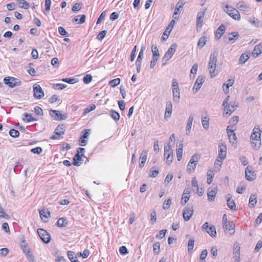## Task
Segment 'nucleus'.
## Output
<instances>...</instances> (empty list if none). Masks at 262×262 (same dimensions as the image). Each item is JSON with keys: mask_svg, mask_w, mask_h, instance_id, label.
I'll use <instances>...</instances> for the list:
<instances>
[{"mask_svg": "<svg viewBox=\"0 0 262 262\" xmlns=\"http://www.w3.org/2000/svg\"><path fill=\"white\" fill-rule=\"evenodd\" d=\"M224 113L223 116L224 117L229 116L236 108V106L234 103L230 102L229 104L227 105L224 106Z\"/></svg>", "mask_w": 262, "mask_h": 262, "instance_id": "9d476101", "label": "nucleus"}, {"mask_svg": "<svg viewBox=\"0 0 262 262\" xmlns=\"http://www.w3.org/2000/svg\"><path fill=\"white\" fill-rule=\"evenodd\" d=\"M172 145L167 144L164 146V156H166V163L168 165H170L173 160V152L171 149Z\"/></svg>", "mask_w": 262, "mask_h": 262, "instance_id": "423d86ee", "label": "nucleus"}, {"mask_svg": "<svg viewBox=\"0 0 262 262\" xmlns=\"http://www.w3.org/2000/svg\"><path fill=\"white\" fill-rule=\"evenodd\" d=\"M217 53L214 52L210 55L208 62V70L210 74L211 77H214L217 75L216 71V66L217 62Z\"/></svg>", "mask_w": 262, "mask_h": 262, "instance_id": "f257e3e1", "label": "nucleus"}, {"mask_svg": "<svg viewBox=\"0 0 262 262\" xmlns=\"http://www.w3.org/2000/svg\"><path fill=\"white\" fill-rule=\"evenodd\" d=\"M232 196L228 194L226 196L228 207L232 210H236V205L233 200H231Z\"/></svg>", "mask_w": 262, "mask_h": 262, "instance_id": "aec40b11", "label": "nucleus"}, {"mask_svg": "<svg viewBox=\"0 0 262 262\" xmlns=\"http://www.w3.org/2000/svg\"><path fill=\"white\" fill-rule=\"evenodd\" d=\"M93 79V77L90 74H86L83 78V82L85 84L90 83Z\"/></svg>", "mask_w": 262, "mask_h": 262, "instance_id": "3c124183", "label": "nucleus"}, {"mask_svg": "<svg viewBox=\"0 0 262 262\" xmlns=\"http://www.w3.org/2000/svg\"><path fill=\"white\" fill-rule=\"evenodd\" d=\"M19 246L24 253L30 249L29 247L28 244L25 240L20 242Z\"/></svg>", "mask_w": 262, "mask_h": 262, "instance_id": "a19ab883", "label": "nucleus"}, {"mask_svg": "<svg viewBox=\"0 0 262 262\" xmlns=\"http://www.w3.org/2000/svg\"><path fill=\"white\" fill-rule=\"evenodd\" d=\"M81 9V5L80 3H76L72 7V11L76 12Z\"/></svg>", "mask_w": 262, "mask_h": 262, "instance_id": "774afa93", "label": "nucleus"}, {"mask_svg": "<svg viewBox=\"0 0 262 262\" xmlns=\"http://www.w3.org/2000/svg\"><path fill=\"white\" fill-rule=\"evenodd\" d=\"M206 231L207 233L212 237H216V229L214 226H210Z\"/></svg>", "mask_w": 262, "mask_h": 262, "instance_id": "e433bc0d", "label": "nucleus"}, {"mask_svg": "<svg viewBox=\"0 0 262 262\" xmlns=\"http://www.w3.org/2000/svg\"><path fill=\"white\" fill-rule=\"evenodd\" d=\"M262 248V241L259 240L257 243L254 249V252H258L259 250Z\"/></svg>", "mask_w": 262, "mask_h": 262, "instance_id": "0e129e2a", "label": "nucleus"}, {"mask_svg": "<svg viewBox=\"0 0 262 262\" xmlns=\"http://www.w3.org/2000/svg\"><path fill=\"white\" fill-rule=\"evenodd\" d=\"M106 33H107V31L106 30H103V31H101L97 35V38L99 40H102V39H103L104 38V37L105 36L106 34Z\"/></svg>", "mask_w": 262, "mask_h": 262, "instance_id": "e2e57ef3", "label": "nucleus"}, {"mask_svg": "<svg viewBox=\"0 0 262 262\" xmlns=\"http://www.w3.org/2000/svg\"><path fill=\"white\" fill-rule=\"evenodd\" d=\"M214 174L212 170H209L207 171V183L210 184L212 182L213 178L214 177Z\"/></svg>", "mask_w": 262, "mask_h": 262, "instance_id": "79ce46f5", "label": "nucleus"}, {"mask_svg": "<svg viewBox=\"0 0 262 262\" xmlns=\"http://www.w3.org/2000/svg\"><path fill=\"white\" fill-rule=\"evenodd\" d=\"M96 108V105L95 104H91L89 106H88L85 109L83 114H86L91 112V111L94 110Z\"/></svg>", "mask_w": 262, "mask_h": 262, "instance_id": "864d4df0", "label": "nucleus"}, {"mask_svg": "<svg viewBox=\"0 0 262 262\" xmlns=\"http://www.w3.org/2000/svg\"><path fill=\"white\" fill-rule=\"evenodd\" d=\"M68 256L72 262H79V261L77 259V257H75V254L73 252L68 251Z\"/></svg>", "mask_w": 262, "mask_h": 262, "instance_id": "a18cd8bd", "label": "nucleus"}, {"mask_svg": "<svg viewBox=\"0 0 262 262\" xmlns=\"http://www.w3.org/2000/svg\"><path fill=\"white\" fill-rule=\"evenodd\" d=\"M205 12L204 11L199 12L198 13L196 17V26L197 28H201L202 26Z\"/></svg>", "mask_w": 262, "mask_h": 262, "instance_id": "a211bd4d", "label": "nucleus"}, {"mask_svg": "<svg viewBox=\"0 0 262 262\" xmlns=\"http://www.w3.org/2000/svg\"><path fill=\"white\" fill-rule=\"evenodd\" d=\"M202 125L204 129L207 130L209 126V119L207 117H204L202 119Z\"/></svg>", "mask_w": 262, "mask_h": 262, "instance_id": "ea45409f", "label": "nucleus"}, {"mask_svg": "<svg viewBox=\"0 0 262 262\" xmlns=\"http://www.w3.org/2000/svg\"><path fill=\"white\" fill-rule=\"evenodd\" d=\"M256 203L257 200L256 196L254 194L251 195L249 198V205L250 207L252 208L254 207Z\"/></svg>", "mask_w": 262, "mask_h": 262, "instance_id": "58836bf2", "label": "nucleus"}, {"mask_svg": "<svg viewBox=\"0 0 262 262\" xmlns=\"http://www.w3.org/2000/svg\"><path fill=\"white\" fill-rule=\"evenodd\" d=\"M224 11L233 19L237 20L241 19V15L238 11L231 6L227 5L224 8Z\"/></svg>", "mask_w": 262, "mask_h": 262, "instance_id": "20e7f679", "label": "nucleus"}, {"mask_svg": "<svg viewBox=\"0 0 262 262\" xmlns=\"http://www.w3.org/2000/svg\"><path fill=\"white\" fill-rule=\"evenodd\" d=\"M82 160V147H79L77 150V154L73 158V165L80 166L79 161Z\"/></svg>", "mask_w": 262, "mask_h": 262, "instance_id": "2eb2a0df", "label": "nucleus"}, {"mask_svg": "<svg viewBox=\"0 0 262 262\" xmlns=\"http://www.w3.org/2000/svg\"><path fill=\"white\" fill-rule=\"evenodd\" d=\"M226 30V27L224 25H221L219 26V27L217 28L216 34H215V37L217 39H219L221 38L222 36L224 34Z\"/></svg>", "mask_w": 262, "mask_h": 262, "instance_id": "a878e982", "label": "nucleus"}, {"mask_svg": "<svg viewBox=\"0 0 262 262\" xmlns=\"http://www.w3.org/2000/svg\"><path fill=\"white\" fill-rule=\"evenodd\" d=\"M4 82L5 84L8 85L11 88H13L15 86L20 85L21 84L20 81L12 77H7L4 78Z\"/></svg>", "mask_w": 262, "mask_h": 262, "instance_id": "0eeeda50", "label": "nucleus"}, {"mask_svg": "<svg viewBox=\"0 0 262 262\" xmlns=\"http://www.w3.org/2000/svg\"><path fill=\"white\" fill-rule=\"evenodd\" d=\"M62 81L70 84H74L78 81L77 79L72 78H64L62 79Z\"/></svg>", "mask_w": 262, "mask_h": 262, "instance_id": "052dcab7", "label": "nucleus"}, {"mask_svg": "<svg viewBox=\"0 0 262 262\" xmlns=\"http://www.w3.org/2000/svg\"><path fill=\"white\" fill-rule=\"evenodd\" d=\"M183 145L182 143H180L179 145H177L178 148L177 149V158L178 161H180L182 158L183 155Z\"/></svg>", "mask_w": 262, "mask_h": 262, "instance_id": "c85d7f7f", "label": "nucleus"}, {"mask_svg": "<svg viewBox=\"0 0 262 262\" xmlns=\"http://www.w3.org/2000/svg\"><path fill=\"white\" fill-rule=\"evenodd\" d=\"M145 46H142L141 48L140 51L136 60V64H139V65H141L142 60L144 56V51L145 50Z\"/></svg>", "mask_w": 262, "mask_h": 262, "instance_id": "cd10ccee", "label": "nucleus"}, {"mask_svg": "<svg viewBox=\"0 0 262 262\" xmlns=\"http://www.w3.org/2000/svg\"><path fill=\"white\" fill-rule=\"evenodd\" d=\"M57 225L59 227H65L67 225V222L64 218H60L57 221Z\"/></svg>", "mask_w": 262, "mask_h": 262, "instance_id": "5fc2aeb1", "label": "nucleus"}, {"mask_svg": "<svg viewBox=\"0 0 262 262\" xmlns=\"http://www.w3.org/2000/svg\"><path fill=\"white\" fill-rule=\"evenodd\" d=\"M252 146L256 149H258L261 145L260 133L258 128H254L251 135Z\"/></svg>", "mask_w": 262, "mask_h": 262, "instance_id": "f03ea898", "label": "nucleus"}, {"mask_svg": "<svg viewBox=\"0 0 262 262\" xmlns=\"http://www.w3.org/2000/svg\"><path fill=\"white\" fill-rule=\"evenodd\" d=\"M67 84L63 83H56L53 86V88L55 90H63L67 87Z\"/></svg>", "mask_w": 262, "mask_h": 262, "instance_id": "13d9d810", "label": "nucleus"}, {"mask_svg": "<svg viewBox=\"0 0 262 262\" xmlns=\"http://www.w3.org/2000/svg\"><path fill=\"white\" fill-rule=\"evenodd\" d=\"M249 22L256 27H260L261 26L260 21L257 18L255 17L253 18H250L249 20Z\"/></svg>", "mask_w": 262, "mask_h": 262, "instance_id": "de8ad7c7", "label": "nucleus"}, {"mask_svg": "<svg viewBox=\"0 0 262 262\" xmlns=\"http://www.w3.org/2000/svg\"><path fill=\"white\" fill-rule=\"evenodd\" d=\"M199 159V155L194 154L192 156L187 166V170L188 171L191 172L194 170Z\"/></svg>", "mask_w": 262, "mask_h": 262, "instance_id": "39448f33", "label": "nucleus"}, {"mask_svg": "<svg viewBox=\"0 0 262 262\" xmlns=\"http://www.w3.org/2000/svg\"><path fill=\"white\" fill-rule=\"evenodd\" d=\"M37 233L43 242L47 244L50 242L51 236L46 230L39 228L37 230Z\"/></svg>", "mask_w": 262, "mask_h": 262, "instance_id": "1a4fd4ad", "label": "nucleus"}, {"mask_svg": "<svg viewBox=\"0 0 262 262\" xmlns=\"http://www.w3.org/2000/svg\"><path fill=\"white\" fill-rule=\"evenodd\" d=\"M261 53H262V45H261L260 44H259V45L255 46L253 51H252V55L254 57H256Z\"/></svg>", "mask_w": 262, "mask_h": 262, "instance_id": "bb28decb", "label": "nucleus"}, {"mask_svg": "<svg viewBox=\"0 0 262 262\" xmlns=\"http://www.w3.org/2000/svg\"><path fill=\"white\" fill-rule=\"evenodd\" d=\"M250 58V56L246 53L241 55L238 60L239 63H245Z\"/></svg>", "mask_w": 262, "mask_h": 262, "instance_id": "c9c22d12", "label": "nucleus"}, {"mask_svg": "<svg viewBox=\"0 0 262 262\" xmlns=\"http://www.w3.org/2000/svg\"><path fill=\"white\" fill-rule=\"evenodd\" d=\"M193 210L192 207H186L183 209V216L185 221H189L193 214Z\"/></svg>", "mask_w": 262, "mask_h": 262, "instance_id": "ddd939ff", "label": "nucleus"}, {"mask_svg": "<svg viewBox=\"0 0 262 262\" xmlns=\"http://www.w3.org/2000/svg\"><path fill=\"white\" fill-rule=\"evenodd\" d=\"M245 177L248 181H252L255 178L254 171L251 166H248L245 169Z\"/></svg>", "mask_w": 262, "mask_h": 262, "instance_id": "4468645a", "label": "nucleus"}, {"mask_svg": "<svg viewBox=\"0 0 262 262\" xmlns=\"http://www.w3.org/2000/svg\"><path fill=\"white\" fill-rule=\"evenodd\" d=\"M229 142L232 144L234 147H236L237 145V137L235 133L233 134H229L228 136Z\"/></svg>", "mask_w": 262, "mask_h": 262, "instance_id": "473e14b6", "label": "nucleus"}, {"mask_svg": "<svg viewBox=\"0 0 262 262\" xmlns=\"http://www.w3.org/2000/svg\"><path fill=\"white\" fill-rule=\"evenodd\" d=\"M171 200L170 199L166 200L163 203V208L164 209H168L169 208V206H170V205L171 204Z\"/></svg>", "mask_w": 262, "mask_h": 262, "instance_id": "680f3d73", "label": "nucleus"}, {"mask_svg": "<svg viewBox=\"0 0 262 262\" xmlns=\"http://www.w3.org/2000/svg\"><path fill=\"white\" fill-rule=\"evenodd\" d=\"M194 240L190 239L188 243V252H191L194 247Z\"/></svg>", "mask_w": 262, "mask_h": 262, "instance_id": "bf43d9fd", "label": "nucleus"}, {"mask_svg": "<svg viewBox=\"0 0 262 262\" xmlns=\"http://www.w3.org/2000/svg\"><path fill=\"white\" fill-rule=\"evenodd\" d=\"M65 130L66 129L64 125L63 124H61L57 126L54 130V133L56 135L60 136L64 133Z\"/></svg>", "mask_w": 262, "mask_h": 262, "instance_id": "7c9ffc66", "label": "nucleus"}, {"mask_svg": "<svg viewBox=\"0 0 262 262\" xmlns=\"http://www.w3.org/2000/svg\"><path fill=\"white\" fill-rule=\"evenodd\" d=\"M34 96L35 98L40 99L44 96V92L41 86L37 84L33 85Z\"/></svg>", "mask_w": 262, "mask_h": 262, "instance_id": "9b49d317", "label": "nucleus"}, {"mask_svg": "<svg viewBox=\"0 0 262 262\" xmlns=\"http://www.w3.org/2000/svg\"><path fill=\"white\" fill-rule=\"evenodd\" d=\"M19 7L21 8L27 9L29 7V4L25 0H17Z\"/></svg>", "mask_w": 262, "mask_h": 262, "instance_id": "4c0bfd02", "label": "nucleus"}, {"mask_svg": "<svg viewBox=\"0 0 262 262\" xmlns=\"http://www.w3.org/2000/svg\"><path fill=\"white\" fill-rule=\"evenodd\" d=\"M234 227L235 226L232 222H229L227 224L223 225V228L225 231H231L230 233L231 234L234 233Z\"/></svg>", "mask_w": 262, "mask_h": 262, "instance_id": "b1692460", "label": "nucleus"}, {"mask_svg": "<svg viewBox=\"0 0 262 262\" xmlns=\"http://www.w3.org/2000/svg\"><path fill=\"white\" fill-rule=\"evenodd\" d=\"M151 51L152 52V58L159 59L160 55L158 47L156 46L152 45L151 46Z\"/></svg>", "mask_w": 262, "mask_h": 262, "instance_id": "f704fd0d", "label": "nucleus"}, {"mask_svg": "<svg viewBox=\"0 0 262 262\" xmlns=\"http://www.w3.org/2000/svg\"><path fill=\"white\" fill-rule=\"evenodd\" d=\"M39 214H40V218L41 219H42L43 217L48 219L49 217H50V212L47 209H42L41 210L39 211Z\"/></svg>", "mask_w": 262, "mask_h": 262, "instance_id": "72a5a7b5", "label": "nucleus"}, {"mask_svg": "<svg viewBox=\"0 0 262 262\" xmlns=\"http://www.w3.org/2000/svg\"><path fill=\"white\" fill-rule=\"evenodd\" d=\"M91 134V129H87L84 130V133L83 134V146L86 145V140L85 139L88 137V136Z\"/></svg>", "mask_w": 262, "mask_h": 262, "instance_id": "09e8293b", "label": "nucleus"}, {"mask_svg": "<svg viewBox=\"0 0 262 262\" xmlns=\"http://www.w3.org/2000/svg\"><path fill=\"white\" fill-rule=\"evenodd\" d=\"M217 193V189L215 188H214L213 189H212L210 190V189H208V192H207V198L208 200L209 201H213L215 198V196Z\"/></svg>", "mask_w": 262, "mask_h": 262, "instance_id": "412c9836", "label": "nucleus"}, {"mask_svg": "<svg viewBox=\"0 0 262 262\" xmlns=\"http://www.w3.org/2000/svg\"><path fill=\"white\" fill-rule=\"evenodd\" d=\"M50 115L54 120H63L67 119V116L64 115H62L59 111L51 110L49 111Z\"/></svg>", "mask_w": 262, "mask_h": 262, "instance_id": "f8f14e48", "label": "nucleus"}, {"mask_svg": "<svg viewBox=\"0 0 262 262\" xmlns=\"http://www.w3.org/2000/svg\"><path fill=\"white\" fill-rule=\"evenodd\" d=\"M120 82V79L118 78L112 80L110 81L109 84L111 87L115 88L119 84Z\"/></svg>", "mask_w": 262, "mask_h": 262, "instance_id": "603ef678", "label": "nucleus"}, {"mask_svg": "<svg viewBox=\"0 0 262 262\" xmlns=\"http://www.w3.org/2000/svg\"><path fill=\"white\" fill-rule=\"evenodd\" d=\"M24 115L26 118V119H23L24 121L30 122L31 121H35L37 120L36 118L33 117L31 114L28 113H25Z\"/></svg>", "mask_w": 262, "mask_h": 262, "instance_id": "c03bdc74", "label": "nucleus"}, {"mask_svg": "<svg viewBox=\"0 0 262 262\" xmlns=\"http://www.w3.org/2000/svg\"><path fill=\"white\" fill-rule=\"evenodd\" d=\"M172 95L173 101L178 103L180 97V89H172Z\"/></svg>", "mask_w": 262, "mask_h": 262, "instance_id": "2f4dec72", "label": "nucleus"}, {"mask_svg": "<svg viewBox=\"0 0 262 262\" xmlns=\"http://www.w3.org/2000/svg\"><path fill=\"white\" fill-rule=\"evenodd\" d=\"M238 33L236 32H232L229 33L228 35V40L232 43L234 42L236 39L238 38Z\"/></svg>", "mask_w": 262, "mask_h": 262, "instance_id": "c756f323", "label": "nucleus"}, {"mask_svg": "<svg viewBox=\"0 0 262 262\" xmlns=\"http://www.w3.org/2000/svg\"><path fill=\"white\" fill-rule=\"evenodd\" d=\"M207 41L206 37L205 36L202 37L200 38L198 46L200 48H202L206 44Z\"/></svg>", "mask_w": 262, "mask_h": 262, "instance_id": "49530a36", "label": "nucleus"}, {"mask_svg": "<svg viewBox=\"0 0 262 262\" xmlns=\"http://www.w3.org/2000/svg\"><path fill=\"white\" fill-rule=\"evenodd\" d=\"M34 112L35 114L37 115H43V111L41 107L38 106H36L34 108Z\"/></svg>", "mask_w": 262, "mask_h": 262, "instance_id": "338daca9", "label": "nucleus"}, {"mask_svg": "<svg viewBox=\"0 0 262 262\" xmlns=\"http://www.w3.org/2000/svg\"><path fill=\"white\" fill-rule=\"evenodd\" d=\"M190 191L189 189H185L182 194L181 203L182 205H184L187 203L190 198Z\"/></svg>", "mask_w": 262, "mask_h": 262, "instance_id": "6ab92c4d", "label": "nucleus"}, {"mask_svg": "<svg viewBox=\"0 0 262 262\" xmlns=\"http://www.w3.org/2000/svg\"><path fill=\"white\" fill-rule=\"evenodd\" d=\"M9 133L10 136L13 138H17L19 135V132L14 129H11L9 130Z\"/></svg>", "mask_w": 262, "mask_h": 262, "instance_id": "6e6d98bb", "label": "nucleus"}, {"mask_svg": "<svg viewBox=\"0 0 262 262\" xmlns=\"http://www.w3.org/2000/svg\"><path fill=\"white\" fill-rule=\"evenodd\" d=\"M227 156V147L224 142L221 141L219 144V156L217 158L224 160Z\"/></svg>", "mask_w": 262, "mask_h": 262, "instance_id": "6e6552de", "label": "nucleus"}, {"mask_svg": "<svg viewBox=\"0 0 262 262\" xmlns=\"http://www.w3.org/2000/svg\"><path fill=\"white\" fill-rule=\"evenodd\" d=\"M172 105L170 101L167 102L166 105V110L165 113V118H169L172 113Z\"/></svg>", "mask_w": 262, "mask_h": 262, "instance_id": "393cba45", "label": "nucleus"}, {"mask_svg": "<svg viewBox=\"0 0 262 262\" xmlns=\"http://www.w3.org/2000/svg\"><path fill=\"white\" fill-rule=\"evenodd\" d=\"M236 7L241 11L245 12H249L251 10V8L249 5L244 2H239L237 3L236 4Z\"/></svg>", "mask_w": 262, "mask_h": 262, "instance_id": "f3484780", "label": "nucleus"}, {"mask_svg": "<svg viewBox=\"0 0 262 262\" xmlns=\"http://www.w3.org/2000/svg\"><path fill=\"white\" fill-rule=\"evenodd\" d=\"M160 243L159 242L155 243L153 245V252L155 255H157L160 252Z\"/></svg>", "mask_w": 262, "mask_h": 262, "instance_id": "37998d69", "label": "nucleus"}, {"mask_svg": "<svg viewBox=\"0 0 262 262\" xmlns=\"http://www.w3.org/2000/svg\"><path fill=\"white\" fill-rule=\"evenodd\" d=\"M193 119L194 117L192 115H190L188 118V120L187 121V123L186 126V134L187 135H189L190 133Z\"/></svg>", "mask_w": 262, "mask_h": 262, "instance_id": "5701e85b", "label": "nucleus"}, {"mask_svg": "<svg viewBox=\"0 0 262 262\" xmlns=\"http://www.w3.org/2000/svg\"><path fill=\"white\" fill-rule=\"evenodd\" d=\"M110 115L112 118H113L115 120L118 121L120 119V115L119 114L113 110H111L110 111Z\"/></svg>", "mask_w": 262, "mask_h": 262, "instance_id": "8fccbe9b", "label": "nucleus"}, {"mask_svg": "<svg viewBox=\"0 0 262 262\" xmlns=\"http://www.w3.org/2000/svg\"><path fill=\"white\" fill-rule=\"evenodd\" d=\"M147 157V152L146 150H143L140 156V162L139 164V166L140 168L143 167L144 166V164L146 161Z\"/></svg>", "mask_w": 262, "mask_h": 262, "instance_id": "4be33fe9", "label": "nucleus"}, {"mask_svg": "<svg viewBox=\"0 0 262 262\" xmlns=\"http://www.w3.org/2000/svg\"><path fill=\"white\" fill-rule=\"evenodd\" d=\"M59 99L58 98V96L56 95H54L52 97H51L49 99V102L50 103H53L57 101H59Z\"/></svg>", "mask_w": 262, "mask_h": 262, "instance_id": "69168bd1", "label": "nucleus"}, {"mask_svg": "<svg viewBox=\"0 0 262 262\" xmlns=\"http://www.w3.org/2000/svg\"><path fill=\"white\" fill-rule=\"evenodd\" d=\"M204 82V77L202 76H199L195 82L194 83L193 90L195 91L194 93H196L202 87L203 83Z\"/></svg>", "mask_w": 262, "mask_h": 262, "instance_id": "dca6fc26", "label": "nucleus"}, {"mask_svg": "<svg viewBox=\"0 0 262 262\" xmlns=\"http://www.w3.org/2000/svg\"><path fill=\"white\" fill-rule=\"evenodd\" d=\"M177 45L175 43L172 44L162 58L163 65L166 64V62L172 57L176 51Z\"/></svg>", "mask_w": 262, "mask_h": 262, "instance_id": "7ed1b4c3", "label": "nucleus"}, {"mask_svg": "<svg viewBox=\"0 0 262 262\" xmlns=\"http://www.w3.org/2000/svg\"><path fill=\"white\" fill-rule=\"evenodd\" d=\"M72 22L75 25L82 24V15H79L74 18L72 19Z\"/></svg>", "mask_w": 262, "mask_h": 262, "instance_id": "4d7b16f0", "label": "nucleus"}]
</instances>
